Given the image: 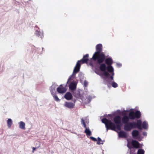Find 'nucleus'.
Returning <instances> with one entry per match:
<instances>
[{"label": "nucleus", "mask_w": 154, "mask_h": 154, "mask_svg": "<svg viewBox=\"0 0 154 154\" xmlns=\"http://www.w3.org/2000/svg\"><path fill=\"white\" fill-rule=\"evenodd\" d=\"M96 49L97 51L93 55L92 58L94 60H97L98 63H101L105 59L104 54L100 53V52L102 50V45L101 44L97 45Z\"/></svg>", "instance_id": "nucleus-1"}, {"label": "nucleus", "mask_w": 154, "mask_h": 154, "mask_svg": "<svg viewBox=\"0 0 154 154\" xmlns=\"http://www.w3.org/2000/svg\"><path fill=\"white\" fill-rule=\"evenodd\" d=\"M141 116L140 112L139 111H136L135 113L133 112H131L129 114V117L127 116H124L122 118V122L123 123L126 124L128 123L129 118L131 119H134L135 118H139Z\"/></svg>", "instance_id": "nucleus-2"}, {"label": "nucleus", "mask_w": 154, "mask_h": 154, "mask_svg": "<svg viewBox=\"0 0 154 154\" xmlns=\"http://www.w3.org/2000/svg\"><path fill=\"white\" fill-rule=\"evenodd\" d=\"M88 54H86L83 57L82 59L77 62L76 65L74 68L73 73L71 77L75 75L74 74L76 73L79 71L81 65L80 63L82 62V63H86L88 60Z\"/></svg>", "instance_id": "nucleus-3"}, {"label": "nucleus", "mask_w": 154, "mask_h": 154, "mask_svg": "<svg viewBox=\"0 0 154 154\" xmlns=\"http://www.w3.org/2000/svg\"><path fill=\"white\" fill-rule=\"evenodd\" d=\"M106 63L108 65L107 67V70L110 73L111 75L110 76V78L111 80L113 79V76L114 75L113 72V68L111 66L112 63V60L111 58H108L106 60Z\"/></svg>", "instance_id": "nucleus-4"}, {"label": "nucleus", "mask_w": 154, "mask_h": 154, "mask_svg": "<svg viewBox=\"0 0 154 154\" xmlns=\"http://www.w3.org/2000/svg\"><path fill=\"white\" fill-rule=\"evenodd\" d=\"M102 122L105 124L106 131H107L109 129L116 131V127L115 124L111 121L108 120L106 118H103L102 119Z\"/></svg>", "instance_id": "nucleus-5"}, {"label": "nucleus", "mask_w": 154, "mask_h": 154, "mask_svg": "<svg viewBox=\"0 0 154 154\" xmlns=\"http://www.w3.org/2000/svg\"><path fill=\"white\" fill-rule=\"evenodd\" d=\"M74 95L76 97L81 99L83 101H85V103H89L91 99V98L90 96H88V97L85 99V96H86L84 94L83 96L82 97L79 91H75L74 93Z\"/></svg>", "instance_id": "nucleus-6"}, {"label": "nucleus", "mask_w": 154, "mask_h": 154, "mask_svg": "<svg viewBox=\"0 0 154 154\" xmlns=\"http://www.w3.org/2000/svg\"><path fill=\"white\" fill-rule=\"evenodd\" d=\"M128 143L127 144V146L130 149L132 148L131 145L136 148H139L140 147V145L139 143L135 140H133L131 142H130L129 140H127Z\"/></svg>", "instance_id": "nucleus-7"}, {"label": "nucleus", "mask_w": 154, "mask_h": 154, "mask_svg": "<svg viewBox=\"0 0 154 154\" xmlns=\"http://www.w3.org/2000/svg\"><path fill=\"white\" fill-rule=\"evenodd\" d=\"M136 122H128L125 124L124 126V129L126 131H129L133 128H135Z\"/></svg>", "instance_id": "nucleus-8"}, {"label": "nucleus", "mask_w": 154, "mask_h": 154, "mask_svg": "<svg viewBox=\"0 0 154 154\" xmlns=\"http://www.w3.org/2000/svg\"><path fill=\"white\" fill-rule=\"evenodd\" d=\"M100 69L103 72V75L105 76L107 78H108L111 75L109 74L108 72L106 71V69H107L106 68V66L104 64H102L100 65Z\"/></svg>", "instance_id": "nucleus-9"}, {"label": "nucleus", "mask_w": 154, "mask_h": 154, "mask_svg": "<svg viewBox=\"0 0 154 154\" xmlns=\"http://www.w3.org/2000/svg\"><path fill=\"white\" fill-rule=\"evenodd\" d=\"M81 123L85 128V132L86 134V135L88 136H90L91 134V131L90 130L88 127L86 128L85 123L83 119H81Z\"/></svg>", "instance_id": "nucleus-10"}, {"label": "nucleus", "mask_w": 154, "mask_h": 154, "mask_svg": "<svg viewBox=\"0 0 154 154\" xmlns=\"http://www.w3.org/2000/svg\"><path fill=\"white\" fill-rule=\"evenodd\" d=\"M121 117L119 116H116L114 118V122L117 125V128L118 130L121 129V127L119 124L121 123Z\"/></svg>", "instance_id": "nucleus-11"}, {"label": "nucleus", "mask_w": 154, "mask_h": 154, "mask_svg": "<svg viewBox=\"0 0 154 154\" xmlns=\"http://www.w3.org/2000/svg\"><path fill=\"white\" fill-rule=\"evenodd\" d=\"M57 91L59 93L62 94L65 92L66 90L65 88L60 86L59 87L57 88Z\"/></svg>", "instance_id": "nucleus-12"}, {"label": "nucleus", "mask_w": 154, "mask_h": 154, "mask_svg": "<svg viewBox=\"0 0 154 154\" xmlns=\"http://www.w3.org/2000/svg\"><path fill=\"white\" fill-rule=\"evenodd\" d=\"M64 106L69 108H72L74 107V104L72 103L66 102L64 104Z\"/></svg>", "instance_id": "nucleus-13"}, {"label": "nucleus", "mask_w": 154, "mask_h": 154, "mask_svg": "<svg viewBox=\"0 0 154 154\" xmlns=\"http://www.w3.org/2000/svg\"><path fill=\"white\" fill-rule=\"evenodd\" d=\"M118 135L119 137L122 138L126 137L128 135V134L126 133L124 131H120V132H119L118 133Z\"/></svg>", "instance_id": "nucleus-14"}, {"label": "nucleus", "mask_w": 154, "mask_h": 154, "mask_svg": "<svg viewBox=\"0 0 154 154\" xmlns=\"http://www.w3.org/2000/svg\"><path fill=\"white\" fill-rule=\"evenodd\" d=\"M137 127L140 129H142V128L141 127V120H139L137 121L135 125V128Z\"/></svg>", "instance_id": "nucleus-15"}, {"label": "nucleus", "mask_w": 154, "mask_h": 154, "mask_svg": "<svg viewBox=\"0 0 154 154\" xmlns=\"http://www.w3.org/2000/svg\"><path fill=\"white\" fill-rule=\"evenodd\" d=\"M76 84L75 82H72L69 85V88L71 90H73L76 88Z\"/></svg>", "instance_id": "nucleus-16"}, {"label": "nucleus", "mask_w": 154, "mask_h": 154, "mask_svg": "<svg viewBox=\"0 0 154 154\" xmlns=\"http://www.w3.org/2000/svg\"><path fill=\"white\" fill-rule=\"evenodd\" d=\"M65 97L67 100H69L72 98V96L70 92H67L65 95Z\"/></svg>", "instance_id": "nucleus-17"}, {"label": "nucleus", "mask_w": 154, "mask_h": 154, "mask_svg": "<svg viewBox=\"0 0 154 154\" xmlns=\"http://www.w3.org/2000/svg\"><path fill=\"white\" fill-rule=\"evenodd\" d=\"M19 127L20 128L23 130H25V124L24 122H20L19 123Z\"/></svg>", "instance_id": "nucleus-18"}, {"label": "nucleus", "mask_w": 154, "mask_h": 154, "mask_svg": "<svg viewBox=\"0 0 154 154\" xmlns=\"http://www.w3.org/2000/svg\"><path fill=\"white\" fill-rule=\"evenodd\" d=\"M138 132L137 130H134L132 132V135L134 138H135L138 135Z\"/></svg>", "instance_id": "nucleus-19"}, {"label": "nucleus", "mask_w": 154, "mask_h": 154, "mask_svg": "<svg viewBox=\"0 0 154 154\" xmlns=\"http://www.w3.org/2000/svg\"><path fill=\"white\" fill-rule=\"evenodd\" d=\"M12 120L10 119H9L7 121L8 126V128H10L11 127L12 124Z\"/></svg>", "instance_id": "nucleus-20"}, {"label": "nucleus", "mask_w": 154, "mask_h": 154, "mask_svg": "<svg viewBox=\"0 0 154 154\" xmlns=\"http://www.w3.org/2000/svg\"><path fill=\"white\" fill-rule=\"evenodd\" d=\"M36 34L37 36L38 37H40V38H42L43 36V34L42 33L37 30L36 31Z\"/></svg>", "instance_id": "nucleus-21"}, {"label": "nucleus", "mask_w": 154, "mask_h": 154, "mask_svg": "<svg viewBox=\"0 0 154 154\" xmlns=\"http://www.w3.org/2000/svg\"><path fill=\"white\" fill-rule=\"evenodd\" d=\"M142 126L143 128L146 129L148 127V124L146 122H144L142 124Z\"/></svg>", "instance_id": "nucleus-22"}, {"label": "nucleus", "mask_w": 154, "mask_h": 154, "mask_svg": "<svg viewBox=\"0 0 154 154\" xmlns=\"http://www.w3.org/2000/svg\"><path fill=\"white\" fill-rule=\"evenodd\" d=\"M53 97L54 99V100L57 101H59L60 100V99H59L57 96L55 94H53Z\"/></svg>", "instance_id": "nucleus-23"}, {"label": "nucleus", "mask_w": 154, "mask_h": 154, "mask_svg": "<svg viewBox=\"0 0 154 154\" xmlns=\"http://www.w3.org/2000/svg\"><path fill=\"white\" fill-rule=\"evenodd\" d=\"M55 86L54 85H53L50 88V90L51 92V94H53V92L54 91H55Z\"/></svg>", "instance_id": "nucleus-24"}, {"label": "nucleus", "mask_w": 154, "mask_h": 154, "mask_svg": "<svg viewBox=\"0 0 154 154\" xmlns=\"http://www.w3.org/2000/svg\"><path fill=\"white\" fill-rule=\"evenodd\" d=\"M98 142H97V144L100 145V144H103V142L101 140V139L100 137L98 138Z\"/></svg>", "instance_id": "nucleus-25"}, {"label": "nucleus", "mask_w": 154, "mask_h": 154, "mask_svg": "<svg viewBox=\"0 0 154 154\" xmlns=\"http://www.w3.org/2000/svg\"><path fill=\"white\" fill-rule=\"evenodd\" d=\"M137 154H144V151L142 149H139Z\"/></svg>", "instance_id": "nucleus-26"}, {"label": "nucleus", "mask_w": 154, "mask_h": 154, "mask_svg": "<svg viewBox=\"0 0 154 154\" xmlns=\"http://www.w3.org/2000/svg\"><path fill=\"white\" fill-rule=\"evenodd\" d=\"M112 85L113 87L114 88H116L118 86L117 84L115 82H112Z\"/></svg>", "instance_id": "nucleus-27"}, {"label": "nucleus", "mask_w": 154, "mask_h": 154, "mask_svg": "<svg viewBox=\"0 0 154 154\" xmlns=\"http://www.w3.org/2000/svg\"><path fill=\"white\" fill-rule=\"evenodd\" d=\"M90 138H91V139L93 141H97L96 139L94 137H90Z\"/></svg>", "instance_id": "nucleus-28"}, {"label": "nucleus", "mask_w": 154, "mask_h": 154, "mask_svg": "<svg viewBox=\"0 0 154 154\" xmlns=\"http://www.w3.org/2000/svg\"><path fill=\"white\" fill-rule=\"evenodd\" d=\"M84 84L85 86H86L87 85V82L85 81L84 82Z\"/></svg>", "instance_id": "nucleus-29"}, {"label": "nucleus", "mask_w": 154, "mask_h": 154, "mask_svg": "<svg viewBox=\"0 0 154 154\" xmlns=\"http://www.w3.org/2000/svg\"><path fill=\"white\" fill-rule=\"evenodd\" d=\"M143 134L144 136H146L147 135V133L146 132H144L143 133Z\"/></svg>", "instance_id": "nucleus-30"}, {"label": "nucleus", "mask_w": 154, "mask_h": 154, "mask_svg": "<svg viewBox=\"0 0 154 154\" xmlns=\"http://www.w3.org/2000/svg\"><path fill=\"white\" fill-rule=\"evenodd\" d=\"M33 151H32V152H34V151L35 149V147H33Z\"/></svg>", "instance_id": "nucleus-31"}, {"label": "nucleus", "mask_w": 154, "mask_h": 154, "mask_svg": "<svg viewBox=\"0 0 154 154\" xmlns=\"http://www.w3.org/2000/svg\"><path fill=\"white\" fill-rule=\"evenodd\" d=\"M119 66H121V65L120 64H117Z\"/></svg>", "instance_id": "nucleus-32"}, {"label": "nucleus", "mask_w": 154, "mask_h": 154, "mask_svg": "<svg viewBox=\"0 0 154 154\" xmlns=\"http://www.w3.org/2000/svg\"><path fill=\"white\" fill-rule=\"evenodd\" d=\"M86 123H87V124H88V123H89V122L88 121L87 122V121H86Z\"/></svg>", "instance_id": "nucleus-33"}, {"label": "nucleus", "mask_w": 154, "mask_h": 154, "mask_svg": "<svg viewBox=\"0 0 154 154\" xmlns=\"http://www.w3.org/2000/svg\"><path fill=\"white\" fill-rule=\"evenodd\" d=\"M70 78H71V77H70V78H69V79H70Z\"/></svg>", "instance_id": "nucleus-34"}, {"label": "nucleus", "mask_w": 154, "mask_h": 154, "mask_svg": "<svg viewBox=\"0 0 154 154\" xmlns=\"http://www.w3.org/2000/svg\"><path fill=\"white\" fill-rule=\"evenodd\" d=\"M130 154H131V153Z\"/></svg>", "instance_id": "nucleus-35"}]
</instances>
